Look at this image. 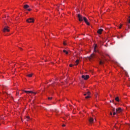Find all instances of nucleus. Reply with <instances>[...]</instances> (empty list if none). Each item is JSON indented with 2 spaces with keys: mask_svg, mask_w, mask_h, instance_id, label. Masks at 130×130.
Returning a JSON list of instances; mask_svg holds the SVG:
<instances>
[{
  "mask_svg": "<svg viewBox=\"0 0 130 130\" xmlns=\"http://www.w3.org/2000/svg\"><path fill=\"white\" fill-rule=\"evenodd\" d=\"M77 17L80 22H82V21H84V18H85V17L81 15V14H78Z\"/></svg>",
  "mask_w": 130,
  "mask_h": 130,
  "instance_id": "obj_1",
  "label": "nucleus"
},
{
  "mask_svg": "<svg viewBox=\"0 0 130 130\" xmlns=\"http://www.w3.org/2000/svg\"><path fill=\"white\" fill-rule=\"evenodd\" d=\"M23 8L25 10H26V11H28V12L31 11V9L29 8V6L28 5H24Z\"/></svg>",
  "mask_w": 130,
  "mask_h": 130,
  "instance_id": "obj_2",
  "label": "nucleus"
},
{
  "mask_svg": "<svg viewBox=\"0 0 130 130\" xmlns=\"http://www.w3.org/2000/svg\"><path fill=\"white\" fill-rule=\"evenodd\" d=\"M3 32H10V27L6 26L3 29Z\"/></svg>",
  "mask_w": 130,
  "mask_h": 130,
  "instance_id": "obj_3",
  "label": "nucleus"
},
{
  "mask_svg": "<svg viewBox=\"0 0 130 130\" xmlns=\"http://www.w3.org/2000/svg\"><path fill=\"white\" fill-rule=\"evenodd\" d=\"M83 21H84L85 23L88 25V26H90V23L88 22V19L86 17H83Z\"/></svg>",
  "mask_w": 130,
  "mask_h": 130,
  "instance_id": "obj_4",
  "label": "nucleus"
},
{
  "mask_svg": "<svg viewBox=\"0 0 130 130\" xmlns=\"http://www.w3.org/2000/svg\"><path fill=\"white\" fill-rule=\"evenodd\" d=\"M89 95H90V92H89V91H88L86 93L84 94V96H86L85 97L86 99H88V98H90V97H91V96H90Z\"/></svg>",
  "mask_w": 130,
  "mask_h": 130,
  "instance_id": "obj_5",
  "label": "nucleus"
},
{
  "mask_svg": "<svg viewBox=\"0 0 130 130\" xmlns=\"http://www.w3.org/2000/svg\"><path fill=\"white\" fill-rule=\"evenodd\" d=\"M122 112V109H121V108H118L116 109V112L117 113H120V112Z\"/></svg>",
  "mask_w": 130,
  "mask_h": 130,
  "instance_id": "obj_6",
  "label": "nucleus"
},
{
  "mask_svg": "<svg viewBox=\"0 0 130 130\" xmlns=\"http://www.w3.org/2000/svg\"><path fill=\"white\" fill-rule=\"evenodd\" d=\"M27 23H33V18H29L27 19H26Z\"/></svg>",
  "mask_w": 130,
  "mask_h": 130,
  "instance_id": "obj_7",
  "label": "nucleus"
},
{
  "mask_svg": "<svg viewBox=\"0 0 130 130\" xmlns=\"http://www.w3.org/2000/svg\"><path fill=\"white\" fill-rule=\"evenodd\" d=\"M94 57H95V54L92 53V54L90 55V56H89V57H88V58H89V60H91V59H93V58H94Z\"/></svg>",
  "mask_w": 130,
  "mask_h": 130,
  "instance_id": "obj_8",
  "label": "nucleus"
},
{
  "mask_svg": "<svg viewBox=\"0 0 130 130\" xmlns=\"http://www.w3.org/2000/svg\"><path fill=\"white\" fill-rule=\"evenodd\" d=\"M82 79H84V80H88L89 79V76L88 75H82Z\"/></svg>",
  "mask_w": 130,
  "mask_h": 130,
  "instance_id": "obj_9",
  "label": "nucleus"
},
{
  "mask_svg": "<svg viewBox=\"0 0 130 130\" xmlns=\"http://www.w3.org/2000/svg\"><path fill=\"white\" fill-rule=\"evenodd\" d=\"M88 120L90 123L94 122V119L92 117H90Z\"/></svg>",
  "mask_w": 130,
  "mask_h": 130,
  "instance_id": "obj_10",
  "label": "nucleus"
},
{
  "mask_svg": "<svg viewBox=\"0 0 130 130\" xmlns=\"http://www.w3.org/2000/svg\"><path fill=\"white\" fill-rule=\"evenodd\" d=\"M102 31H103V29L102 28H100L98 30V34H102Z\"/></svg>",
  "mask_w": 130,
  "mask_h": 130,
  "instance_id": "obj_11",
  "label": "nucleus"
},
{
  "mask_svg": "<svg viewBox=\"0 0 130 130\" xmlns=\"http://www.w3.org/2000/svg\"><path fill=\"white\" fill-rule=\"evenodd\" d=\"M96 48H97V45L95 44L94 47V52H97V50H96Z\"/></svg>",
  "mask_w": 130,
  "mask_h": 130,
  "instance_id": "obj_12",
  "label": "nucleus"
},
{
  "mask_svg": "<svg viewBox=\"0 0 130 130\" xmlns=\"http://www.w3.org/2000/svg\"><path fill=\"white\" fill-rule=\"evenodd\" d=\"M104 63V60H100V64H103Z\"/></svg>",
  "mask_w": 130,
  "mask_h": 130,
  "instance_id": "obj_13",
  "label": "nucleus"
},
{
  "mask_svg": "<svg viewBox=\"0 0 130 130\" xmlns=\"http://www.w3.org/2000/svg\"><path fill=\"white\" fill-rule=\"evenodd\" d=\"M115 100L117 101V102H119V98H118V96L115 98Z\"/></svg>",
  "mask_w": 130,
  "mask_h": 130,
  "instance_id": "obj_14",
  "label": "nucleus"
},
{
  "mask_svg": "<svg viewBox=\"0 0 130 130\" xmlns=\"http://www.w3.org/2000/svg\"><path fill=\"white\" fill-rule=\"evenodd\" d=\"M24 119H25L27 121H28V120H30V118H29L28 116H26L25 117Z\"/></svg>",
  "mask_w": 130,
  "mask_h": 130,
  "instance_id": "obj_15",
  "label": "nucleus"
},
{
  "mask_svg": "<svg viewBox=\"0 0 130 130\" xmlns=\"http://www.w3.org/2000/svg\"><path fill=\"white\" fill-rule=\"evenodd\" d=\"M79 59L76 60L75 61L76 64H75V66H77V64H79Z\"/></svg>",
  "mask_w": 130,
  "mask_h": 130,
  "instance_id": "obj_16",
  "label": "nucleus"
},
{
  "mask_svg": "<svg viewBox=\"0 0 130 130\" xmlns=\"http://www.w3.org/2000/svg\"><path fill=\"white\" fill-rule=\"evenodd\" d=\"M111 110L113 112H115V111H116V109H115V108L112 107L111 108Z\"/></svg>",
  "mask_w": 130,
  "mask_h": 130,
  "instance_id": "obj_17",
  "label": "nucleus"
},
{
  "mask_svg": "<svg viewBox=\"0 0 130 130\" xmlns=\"http://www.w3.org/2000/svg\"><path fill=\"white\" fill-rule=\"evenodd\" d=\"M25 93H27V94H31L32 93V91H24Z\"/></svg>",
  "mask_w": 130,
  "mask_h": 130,
  "instance_id": "obj_18",
  "label": "nucleus"
},
{
  "mask_svg": "<svg viewBox=\"0 0 130 130\" xmlns=\"http://www.w3.org/2000/svg\"><path fill=\"white\" fill-rule=\"evenodd\" d=\"M63 52H64V53H66V54H69V52L67 51L66 50H63Z\"/></svg>",
  "mask_w": 130,
  "mask_h": 130,
  "instance_id": "obj_19",
  "label": "nucleus"
},
{
  "mask_svg": "<svg viewBox=\"0 0 130 130\" xmlns=\"http://www.w3.org/2000/svg\"><path fill=\"white\" fill-rule=\"evenodd\" d=\"M126 26L128 27V29H130V25L128 23H126Z\"/></svg>",
  "mask_w": 130,
  "mask_h": 130,
  "instance_id": "obj_20",
  "label": "nucleus"
},
{
  "mask_svg": "<svg viewBox=\"0 0 130 130\" xmlns=\"http://www.w3.org/2000/svg\"><path fill=\"white\" fill-rule=\"evenodd\" d=\"M32 74H28L27 75V77H28V78H31V77H32Z\"/></svg>",
  "mask_w": 130,
  "mask_h": 130,
  "instance_id": "obj_21",
  "label": "nucleus"
},
{
  "mask_svg": "<svg viewBox=\"0 0 130 130\" xmlns=\"http://www.w3.org/2000/svg\"><path fill=\"white\" fill-rule=\"evenodd\" d=\"M122 27V24H121L120 26L119 27V29H121V27Z\"/></svg>",
  "mask_w": 130,
  "mask_h": 130,
  "instance_id": "obj_22",
  "label": "nucleus"
},
{
  "mask_svg": "<svg viewBox=\"0 0 130 130\" xmlns=\"http://www.w3.org/2000/svg\"><path fill=\"white\" fill-rule=\"evenodd\" d=\"M116 113H116V112H113V115H115V114H116Z\"/></svg>",
  "mask_w": 130,
  "mask_h": 130,
  "instance_id": "obj_23",
  "label": "nucleus"
},
{
  "mask_svg": "<svg viewBox=\"0 0 130 130\" xmlns=\"http://www.w3.org/2000/svg\"><path fill=\"white\" fill-rule=\"evenodd\" d=\"M126 24H130V18L128 20V23H127Z\"/></svg>",
  "mask_w": 130,
  "mask_h": 130,
  "instance_id": "obj_24",
  "label": "nucleus"
},
{
  "mask_svg": "<svg viewBox=\"0 0 130 130\" xmlns=\"http://www.w3.org/2000/svg\"><path fill=\"white\" fill-rule=\"evenodd\" d=\"M110 102L111 103H114V100H112V101H110Z\"/></svg>",
  "mask_w": 130,
  "mask_h": 130,
  "instance_id": "obj_25",
  "label": "nucleus"
},
{
  "mask_svg": "<svg viewBox=\"0 0 130 130\" xmlns=\"http://www.w3.org/2000/svg\"><path fill=\"white\" fill-rule=\"evenodd\" d=\"M73 64H70V65H69V67H70V68H72V67H73Z\"/></svg>",
  "mask_w": 130,
  "mask_h": 130,
  "instance_id": "obj_26",
  "label": "nucleus"
},
{
  "mask_svg": "<svg viewBox=\"0 0 130 130\" xmlns=\"http://www.w3.org/2000/svg\"><path fill=\"white\" fill-rule=\"evenodd\" d=\"M52 99V98H48L49 100H51Z\"/></svg>",
  "mask_w": 130,
  "mask_h": 130,
  "instance_id": "obj_27",
  "label": "nucleus"
},
{
  "mask_svg": "<svg viewBox=\"0 0 130 130\" xmlns=\"http://www.w3.org/2000/svg\"><path fill=\"white\" fill-rule=\"evenodd\" d=\"M63 45H67V44L64 42L63 43Z\"/></svg>",
  "mask_w": 130,
  "mask_h": 130,
  "instance_id": "obj_28",
  "label": "nucleus"
},
{
  "mask_svg": "<svg viewBox=\"0 0 130 130\" xmlns=\"http://www.w3.org/2000/svg\"><path fill=\"white\" fill-rule=\"evenodd\" d=\"M57 9H59V6L58 5H57Z\"/></svg>",
  "mask_w": 130,
  "mask_h": 130,
  "instance_id": "obj_29",
  "label": "nucleus"
},
{
  "mask_svg": "<svg viewBox=\"0 0 130 130\" xmlns=\"http://www.w3.org/2000/svg\"><path fill=\"white\" fill-rule=\"evenodd\" d=\"M110 115H112V112H110Z\"/></svg>",
  "mask_w": 130,
  "mask_h": 130,
  "instance_id": "obj_30",
  "label": "nucleus"
},
{
  "mask_svg": "<svg viewBox=\"0 0 130 130\" xmlns=\"http://www.w3.org/2000/svg\"><path fill=\"white\" fill-rule=\"evenodd\" d=\"M62 126H66V124H63Z\"/></svg>",
  "mask_w": 130,
  "mask_h": 130,
  "instance_id": "obj_31",
  "label": "nucleus"
},
{
  "mask_svg": "<svg viewBox=\"0 0 130 130\" xmlns=\"http://www.w3.org/2000/svg\"><path fill=\"white\" fill-rule=\"evenodd\" d=\"M33 94H36V93L34 92H33Z\"/></svg>",
  "mask_w": 130,
  "mask_h": 130,
  "instance_id": "obj_32",
  "label": "nucleus"
},
{
  "mask_svg": "<svg viewBox=\"0 0 130 130\" xmlns=\"http://www.w3.org/2000/svg\"><path fill=\"white\" fill-rule=\"evenodd\" d=\"M110 97H112V95H110Z\"/></svg>",
  "mask_w": 130,
  "mask_h": 130,
  "instance_id": "obj_33",
  "label": "nucleus"
},
{
  "mask_svg": "<svg viewBox=\"0 0 130 130\" xmlns=\"http://www.w3.org/2000/svg\"><path fill=\"white\" fill-rule=\"evenodd\" d=\"M33 22H34V19H33Z\"/></svg>",
  "mask_w": 130,
  "mask_h": 130,
  "instance_id": "obj_34",
  "label": "nucleus"
}]
</instances>
